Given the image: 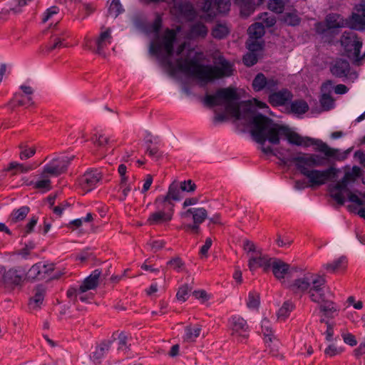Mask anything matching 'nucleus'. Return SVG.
Here are the masks:
<instances>
[{"label":"nucleus","mask_w":365,"mask_h":365,"mask_svg":"<svg viewBox=\"0 0 365 365\" xmlns=\"http://www.w3.org/2000/svg\"><path fill=\"white\" fill-rule=\"evenodd\" d=\"M68 36V33L66 29H54L52 31L50 41L46 46V51L51 52L53 50L66 46L64 42Z\"/></svg>","instance_id":"obj_14"},{"label":"nucleus","mask_w":365,"mask_h":365,"mask_svg":"<svg viewBox=\"0 0 365 365\" xmlns=\"http://www.w3.org/2000/svg\"><path fill=\"white\" fill-rule=\"evenodd\" d=\"M168 265L176 272H180L183 269L185 264L180 257H174L168 262Z\"/></svg>","instance_id":"obj_49"},{"label":"nucleus","mask_w":365,"mask_h":365,"mask_svg":"<svg viewBox=\"0 0 365 365\" xmlns=\"http://www.w3.org/2000/svg\"><path fill=\"white\" fill-rule=\"evenodd\" d=\"M239 96L235 89L228 87L218 89L213 95H206L204 103L209 107H214L225 104L226 110L235 118H242L240 105L237 100Z\"/></svg>","instance_id":"obj_4"},{"label":"nucleus","mask_w":365,"mask_h":365,"mask_svg":"<svg viewBox=\"0 0 365 365\" xmlns=\"http://www.w3.org/2000/svg\"><path fill=\"white\" fill-rule=\"evenodd\" d=\"M93 143L98 147H104L109 143V138L103 134H96L92 138Z\"/></svg>","instance_id":"obj_50"},{"label":"nucleus","mask_w":365,"mask_h":365,"mask_svg":"<svg viewBox=\"0 0 365 365\" xmlns=\"http://www.w3.org/2000/svg\"><path fill=\"white\" fill-rule=\"evenodd\" d=\"M200 225L201 224L192 222V224H183L182 227L186 232H190L192 234H198L200 230Z\"/></svg>","instance_id":"obj_63"},{"label":"nucleus","mask_w":365,"mask_h":365,"mask_svg":"<svg viewBox=\"0 0 365 365\" xmlns=\"http://www.w3.org/2000/svg\"><path fill=\"white\" fill-rule=\"evenodd\" d=\"M38 218L36 216H33L29 220L28 223L25 225V227L23 229V237H26L28 234H30L31 232H33L34 228L35 227L38 222Z\"/></svg>","instance_id":"obj_52"},{"label":"nucleus","mask_w":365,"mask_h":365,"mask_svg":"<svg viewBox=\"0 0 365 365\" xmlns=\"http://www.w3.org/2000/svg\"><path fill=\"white\" fill-rule=\"evenodd\" d=\"M119 187L121 191V194L119 196V199L120 201H124L126 199L130 190H132L131 185L130 183H128V181L124 183L120 182Z\"/></svg>","instance_id":"obj_54"},{"label":"nucleus","mask_w":365,"mask_h":365,"mask_svg":"<svg viewBox=\"0 0 365 365\" xmlns=\"http://www.w3.org/2000/svg\"><path fill=\"white\" fill-rule=\"evenodd\" d=\"M59 9L57 6H51L43 14V17L42 21L43 22H46L48 21L53 15H56L58 13Z\"/></svg>","instance_id":"obj_64"},{"label":"nucleus","mask_w":365,"mask_h":365,"mask_svg":"<svg viewBox=\"0 0 365 365\" xmlns=\"http://www.w3.org/2000/svg\"><path fill=\"white\" fill-rule=\"evenodd\" d=\"M179 183L182 192H191L196 189V185L191 180L179 182Z\"/></svg>","instance_id":"obj_59"},{"label":"nucleus","mask_w":365,"mask_h":365,"mask_svg":"<svg viewBox=\"0 0 365 365\" xmlns=\"http://www.w3.org/2000/svg\"><path fill=\"white\" fill-rule=\"evenodd\" d=\"M41 262L34 264L28 272V277L31 279H41L40 269L41 268Z\"/></svg>","instance_id":"obj_53"},{"label":"nucleus","mask_w":365,"mask_h":365,"mask_svg":"<svg viewBox=\"0 0 365 365\" xmlns=\"http://www.w3.org/2000/svg\"><path fill=\"white\" fill-rule=\"evenodd\" d=\"M349 70V63L344 59H337L330 67L331 73L337 78L346 77Z\"/></svg>","instance_id":"obj_21"},{"label":"nucleus","mask_w":365,"mask_h":365,"mask_svg":"<svg viewBox=\"0 0 365 365\" xmlns=\"http://www.w3.org/2000/svg\"><path fill=\"white\" fill-rule=\"evenodd\" d=\"M74 156L68 157L63 155L53 159L43 167L44 173H48L51 176H58L64 173Z\"/></svg>","instance_id":"obj_11"},{"label":"nucleus","mask_w":365,"mask_h":365,"mask_svg":"<svg viewBox=\"0 0 365 365\" xmlns=\"http://www.w3.org/2000/svg\"><path fill=\"white\" fill-rule=\"evenodd\" d=\"M130 344H128V336L121 332L118 337V351L127 354L130 349Z\"/></svg>","instance_id":"obj_38"},{"label":"nucleus","mask_w":365,"mask_h":365,"mask_svg":"<svg viewBox=\"0 0 365 365\" xmlns=\"http://www.w3.org/2000/svg\"><path fill=\"white\" fill-rule=\"evenodd\" d=\"M32 0H13L14 5L10 8V10L15 14L20 13L21 8L26 6Z\"/></svg>","instance_id":"obj_56"},{"label":"nucleus","mask_w":365,"mask_h":365,"mask_svg":"<svg viewBox=\"0 0 365 365\" xmlns=\"http://www.w3.org/2000/svg\"><path fill=\"white\" fill-rule=\"evenodd\" d=\"M36 167V165H25L22 163H19L17 162H11L9 163L8 168L4 170V171L14 170L13 175H16L17 173H28L34 170Z\"/></svg>","instance_id":"obj_33"},{"label":"nucleus","mask_w":365,"mask_h":365,"mask_svg":"<svg viewBox=\"0 0 365 365\" xmlns=\"http://www.w3.org/2000/svg\"><path fill=\"white\" fill-rule=\"evenodd\" d=\"M192 216L193 222L202 224L207 217V212L204 207H192L180 212V217L187 220Z\"/></svg>","instance_id":"obj_18"},{"label":"nucleus","mask_w":365,"mask_h":365,"mask_svg":"<svg viewBox=\"0 0 365 365\" xmlns=\"http://www.w3.org/2000/svg\"><path fill=\"white\" fill-rule=\"evenodd\" d=\"M262 332L264 336L266 343L272 342V339L274 338L272 324L267 318H264L261 322Z\"/></svg>","instance_id":"obj_35"},{"label":"nucleus","mask_w":365,"mask_h":365,"mask_svg":"<svg viewBox=\"0 0 365 365\" xmlns=\"http://www.w3.org/2000/svg\"><path fill=\"white\" fill-rule=\"evenodd\" d=\"M24 271L21 269L11 268L4 271L2 275L3 283L8 285H19L23 280Z\"/></svg>","instance_id":"obj_19"},{"label":"nucleus","mask_w":365,"mask_h":365,"mask_svg":"<svg viewBox=\"0 0 365 365\" xmlns=\"http://www.w3.org/2000/svg\"><path fill=\"white\" fill-rule=\"evenodd\" d=\"M230 0H205L202 3V11L210 18L218 14H226L230 11Z\"/></svg>","instance_id":"obj_10"},{"label":"nucleus","mask_w":365,"mask_h":365,"mask_svg":"<svg viewBox=\"0 0 365 365\" xmlns=\"http://www.w3.org/2000/svg\"><path fill=\"white\" fill-rule=\"evenodd\" d=\"M111 31L107 29L101 32L96 40V53L100 55L105 54V51L112 42Z\"/></svg>","instance_id":"obj_20"},{"label":"nucleus","mask_w":365,"mask_h":365,"mask_svg":"<svg viewBox=\"0 0 365 365\" xmlns=\"http://www.w3.org/2000/svg\"><path fill=\"white\" fill-rule=\"evenodd\" d=\"M180 11L187 16H195V9L192 5L189 2H184L180 5Z\"/></svg>","instance_id":"obj_57"},{"label":"nucleus","mask_w":365,"mask_h":365,"mask_svg":"<svg viewBox=\"0 0 365 365\" xmlns=\"http://www.w3.org/2000/svg\"><path fill=\"white\" fill-rule=\"evenodd\" d=\"M325 22L328 29L342 28L346 25L345 21L337 14H330L327 15Z\"/></svg>","instance_id":"obj_31"},{"label":"nucleus","mask_w":365,"mask_h":365,"mask_svg":"<svg viewBox=\"0 0 365 365\" xmlns=\"http://www.w3.org/2000/svg\"><path fill=\"white\" fill-rule=\"evenodd\" d=\"M350 22L352 29L365 31V0H361L355 6Z\"/></svg>","instance_id":"obj_15"},{"label":"nucleus","mask_w":365,"mask_h":365,"mask_svg":"<svg viewBox=\"0 0 365 365\" xmlns=\"http://www.w3.org/2000/svg\"><path fill=\"white\" fill-rule=\"evenodd\" d=\"M259 305V295L255 292H250L248 294L247 306L250 309H257Z\"/></svg>","instance_id":"obj_43"},{"label":"nucleus","mask_w":365,"mask_h":365,"mask_svg":"<svg viewBox=\"0 0 365 365\" xmlns=\"http://www.w3.org/2000/svg\"><path fill=\"white\" fill-rule=\"evenodd\" d=\"M279 81L274 78H267L262 73L256 75L252 81V88L256 92L263 90L266 91H273L277 88Z\"/></svg>","instance_id":"obj_13"},{"label":"nucleus","mask_w":365,"mask_h":365,"mask_svg":"<svg viewBox=\"0 0 365 365\" xmlns=\"http://www.w3.org/2000/svg\"><path fill=\"white\" fill-rule=\"evenodd\" d=\"M259 39L249 37L246 44L247 49L252 53L259 51L262 48V44Z\"/></svg>","instance_id":"obj_46"},{"label":"nucleus","mask_w":365,"mask_h":365,"mask_svg":"<svg viewBox=\"0 0 365 365\" xmlns=\"http://www.w3.org/2000/svg\"><path fill=\"white\" fill-rule=\"evenodd\" d=\"M273 259L267 255L262 253L261 250H258L255 252V255L250 256L248 267L252 272L259 267L262 268L264 271H267L271 267Z\"/></svg>","instance_id":"obj_12"},{"label":"nucleus","mask_w":365,"mask_h":365,"mask_svg":"<svg viewBox=\"0 0 365 365\" xmlns=\"http://www.w3.org/2000/svg\"><path fill=\"white\" fill-rule=\"evenodd\" d=\"M41 262V268L40 269L41 272H40V274H41V279H44L46 278V277L47 275H50L51 272L53 271L54 269V264H52V263H47V264H45L42 262Z\"/></svg>","instance_id":"obj_58"},{"label":"nucleus","mask_w":365,"mask_h":365,"mask_svg":"<svg viewBox=\"0 0 365 365\" xmlns=\"http://www.w3.org/2000/svg\"><path fill=\"white\" fill-rule=\"evenodd\" d=\"M290 109L294 113L304 114L309 110V106L304 100H295L291 103Z\"/></svg>","instance_id":"obj_37"},{"label":"nucleus","mask_w":365,"mask_h":365,"mask_svg":"<svg viewBox=\"0 0 365 365\" xmlns=\"http://www.w3.org/2000/svg\"><path fill=\"white\" fill-rule=\"evenodd\" d=\"M340 41L349 58L355 61H359L363 58V56H360L363 42L356 34L346 31L343 33Z\"/></svg>","instance_id":"obj_7"},{"label":"nucleus","mask_w":365,"mask_h":365,"mask_svg":"<svg viewBox=\"0 0 365 365\" xmlns=\"http://www.w3.org/2000/svg\"><path fill=\"white\" fill-rule=\"evenodd\" d=\"M325 279L311 272L305 273L302 277L297 278L289 285V289L296 294L307 292L311 300L320 303L324 300V288Z\"/></svg>","instance_id":"obj_3"},{"label":"nucleus","mask_w":365,"mask_h":365,"mask_svg":"<svg viewBox=\"0 0 365 365\" xmlns=\"http://www.w3.org/2000/svg\"><path fill=\"white\" fill-rule=\"evenodd\" d=\"M182 192L179 182L174 181L170 185L166 195H159L156 198L163 200L166 205L169 204L174 209L173 201H180L182 198Z\"/></svg>","instance_id":"obj_16"},{"label":"nucleus","mask_w":365,"mask_h":365,"mask_svg":"<svg viewBox=\"0 0 365 365\" xmlns=\"http://www.w3.org/2000/svg\"><path fill=\"white\" fill-rule=\"evenodd\" d=\"M112 344V341L106 340L101 342L96 350L93 352L92 359L94 361L100 362V361L105 357L108 351L110 350Z\"/></svg>","instance_id":"obj_23"},{"label":"nucleus","mask_w":365,"mask_h":365,"mask_svg":"<svg viewBox=\"0 0 365 365\" xmlns=\"http://www.w3.org/2000/svg\"><path fill=\"white\" fill-rule=\"evenodd\" d=\"M163 200L155 198L154 206L155 210L150 212L148 219L147 224L150 226L163 225L168 224L173 219L174 209L171 205L164 202Z\"/></svg>","instance_id":"obj_6"},{"label":"nucleus","mask_w":365,"mask_h":365,"mask_svg":"<svg viewBox=\"0 0 365 365\" xmlns=\"http://www.w3.org/2000/svg\"><path fill=\"white\" fill-rule=\"evenodd\" d=\"M283 21L289 26H295L299 24L301 19L294 11L286 13L283 16Z\"/></svg>","instance_id":"obj_41"},{"label":"nucleus","mask_w":365,"mask_h":365,"mask_svg":"<svg viewBox=\"0 0 365 365\" xmlns=\"http://www.w3.org/2000/svg\"><path fill=\"white\" fill-rule=\"evenodd\" d=\"M347 264V261L345 257H341L339 259L334 260L331 263H327L324 264V269L327 270V272L331 273H335L340 271H343L346 269Z\"/></svg>","instance_id":"obj_27"},{"label":"nucleus","mask_w":365,"mask_h":365,"mask_svg":"<svg viewBox=\"0 0 365 365\" xmlns=\"http://www.w3.org/2000/svg\"><path fill=\"white\" fill-rule=\"evenodd\" d=\"M29 207L27 206H22L17 210H13L8 218V222L10 225L16 224L18 222L22 221L26 218L29 212Z\"/></svg>","instance_id":"obj_25"},{"label":"nucleus","mask_w":365,"mask_h":365,"mask_svg":"<svg viewBox=\"0 0 365 365\" xmlns=\"http://www.w3.org/2000/svg\"><path fill=\"white\" fill-rule=\"evenodd\" d=\"M191 288L188 286V284H185L182 285L181 287H180L176 294L177 299L182 302H185L188 297Z\"/></svg>","instance_id":"obj_45"},{"label":"nucleus","mask_w":365,"mask_h":365,"mask_svg":"<svg viewBox=\"0 0 365 365\" xmlns=\"http://www.w3.org/2000/svg\"><path fill=\"white\" fill-rule=\"evenodd\" d=\"M207 33L208 29L207 26L201 22H197L191 26L189 35L191 38H205Z\"/></svg>","instance_id":"obj_32"},{"label":"nucleus","mask_w":365,"mask_h":365,"mask_svg":"<svg viewBox=\"0 0 365 365\" xmlns=\"http://www.w3.org/2000/svg\"><path fill=\"white\" fill-rule=\"evenodd\" d=\"M252 125V136L262 145L267 140L271 144L278 145L280 141L279 136L282 135L292 145L305 148L314 145L316 151L322 153L324 156L300 153L298 155L289 159V161L294 164L299 173L308 178L312 185H324L328 180L335 178L337 170L334 167L323 170L311 168L326 165L328 158L337 160H343L345 158L344 155L339 154V149L330 148L322 140L301 136L297 133L290 130L289 128L280 125L262 114H257L253 117Z\"/></svg>","instance_id":"obj_1"},{"label":"nucleus","mask_w":365,"mask_h":365,"mask_svg":"<svg viewBox=\"0 0 365 365\" xmlns=\"http://www.w3.org/2000/svg\"><path fill=\"white\" fill-rule=\"evenodd\" d=\"M202 326L200 324L188 325L185 328L184 340L186 341H195L200 336Z\"/></svg>","instance_id":"obj_26"},{"label":"nucleus","mask_w":365,"mask_h":365,"mask_svg":"<svg viewBox=\"0 0 365 365\" xmlns=\"http://www.w3.org/2000/svg\"><path fill=\"white\" fill-rule=\"evenodd\" d=\"M176 63L182 73L206 83L233 74L232 65L223 57L219 58V66L203 65L195 59L182 58L177 59Z\"/></svg>","instance_id":"obj_2"},{"label":"nucleus","mask_w":365,"mask_h":365,"mask_svg":"<svg viewBox=\"0 0 365 365\" xmlns=\"http://www.w3.org/2000/svg\"><path fill=\"white\" fill-rule=\"evenodd\" d=\"M290 0H269L268 9L276 14H282Z\"/></svg>","instance_id":"obj_39"},{"label":"nucleus","mask_w":365,"mask_h":365,"mask_svg":"<svg viewBox=\"0 0 365 365\" xmlns=\"http://www.w3.org/2000/svg\"><path fill=\"white\" fill-rule=\"evenodd\" d=\"M98 283L89 277H86L83 283L80 285V289L82 292H87L91 289H94L97 287Z\"/></svg>","instance_id":"obj_48"},{"label":"nucleus","mask_w":365,"mask_h":365,"mask_svg":"<svg viewBox=\"0 0 365 365\" xmlns=\"http://www.w3.org/2000/svg\"><path fill=\"white\" fill-rule=\"evenodd\" d=\"M45 296V290L42 287H37L34 297L30 299L29 306L33 308H38L42 304Z\"/></svg>","instance_id":"obj_34"},{"label":"nucleus","mask_w":365,"mask_h":365,"mask_svg":"<svg viewBox=\"0 0 365 365\" xmlns=\"http://www.w3.org/2000/svg\"><path fill=\"white\" fill-rule=\"evenodd\" d=\"M123 11L124 9L120 4V0H112L108 8V14L114 18H116Z\"/></svg>","instance_id":"obj_40"},{"label":"nucleus","mask_w":365,"mask_h":365,"mask_svg":"<svg viewBox=\"0 0 365 365\" xmlns=\"http://www.w3.org/2000/svg\"><path fill=\"white\" fill-rule=\"evenodd\" d=\"M232 336L238 342H244L249 337L250 328L247 322L240 316L235 315L229 320Z\"/></svg>","instance_id":"obj_8"},{"label":"nucleus","mask_w":365,"mask_h":365,"mask_svg":"<svg viewBox=\"0 0 365 365\" xmlns=\"http://www.w3.org/2000/svg\"><path fill=\"white\" fill-rule=\"evenodd\" d=\"M319 304V309L322 312L324 315L329 318H333L335 315L337 314L339 309L331 301L325 300V294L324 293V300Z\"/></svg>","instance_id":"obj_24"},{"label":"nucleus","mask_w":365,"mask_h":365,"mask_svg":"<svg viewBox=\"0 0 365 365\" xmlns=\"http://www.w3.org/2000/svg\"><path fill=\"white\" fill-rule=\"evenodd\" d=\"M249 37L252 38H261L264 34V27L262 23L257 22L248 28Z\"/></svg>","instance_id":"obj_36"},{"label":"nucleus","mask_w":365,"mask_h":365,"mask_svg":"<svg viewBox=\"0 0 365 365\" xmlns=\"http://www.w3.org/2000/svg\"><path fill=\"white\" fill-rule=\"evenodd\" d=\"M320 103L322 106L327 110H330L334 105V100L329 93H323L321 98Z\"/></svg>","instance_id":"obj_51"},{"label":"nucleus","mask_w":365,"mask_h":365,"mask_svg":"<svg viewBox=\"0 0 365 365\" xmlns=\"http://www.w3.org/2000/svg\"><path fill=\"white\" fill-rule=\"evenodd\" d=\"M271 267L274 277L279 279H284L288 272L289 265L282 260L274 259Z\"/></svg>","instance_id":"obj_22"},{"label":"nucleus","mask_w":365,"mask_h":365,"mask_svg":"<svg viewBox=\"0 0 365 365\" xmlns=\"http://www.w3.org/2000/svg\"><path fill=\"white\" fill-rule=\"evenodd\" d=\"M102 172L96 168L89 169L78 179V185L83 191L88 192L93 190L101 181Z\"/></svg>","instance_id":"obj_9"},{"label":"nucleus","mask_w":365,"mask_h":365,"mask_svg":"<svg viewBox=\"0 0 365 365\" xmlns=\"http://www.w3.org/2000/svg\"><path fill=\"white\" fill-rule=\"evenodd\" d=\"M21 150L19 157L21 160H26L31 158L36 153V148L34 147L29 148L27 145H20Z\"/></svg>","instance_id":"obj_47"},{"label":"nucleus","mask_w":365,"mask_h":365,"mask_svg":"<svg viewBox=\"0 0 365 365\" xmlns=\"http://www.w3.org/2000/svg\"><path fill=\"white\" fill-rule=\"evenodd\" d=\"M343 351L344 349L342 348H339L334 344H330L325 349L324 354L329 357H333L336 355L340 354Z\"/></svg>","instance_id":"obj_60"},{"label":"nucleus","mask_w":365,"mask_h":365,"mask_svg":"<svg viewBox=\"0 0 365 365\" xmlns=\"http://www.w3.org/2000/svg\"><path fill=\"white\" fill-rule=\"evenodd\" d=\"M177 34L173 29H167L162 38L161 43H151L150 52L153 55H158L163 48L166 55L161 58L162 63L167 67H172L171 57L174 53V43L176 41Z\"/></svg>","instance_id":"obj_5"},{"label":"nucleus","mask_w":365,"mask_h":365,"mask_svg":"<svg viewBox=\"0 0 365 365\" xmlns=\"http://www.w3.org/2000/svg\"><path fill=\"white\" fill-rule=\"evenodd\" d=\"M259 19L261 21L260 23L264 25V27H272L276 24L275 16L267 12L261 14L259 16Z\"/></svg>","instance_id":"obj_42"},{"label":"nucleus","mask_w":365,"mask_h":365,"mask_svg":"<svg viewBox=\"0 0 365 365\" xmlns=\"http://www.w3.org/2000/svg\"><path fill=\"white\" fill-rule=\"evenodd\" d=\"M34 247L35 244L34 242H29L24 248L19 250L18 255L24 259H27L31 254V251L34 250Z\"/></svg>","instance_id":"obj_61"},{"label":"nucleus","mask_w":365,"mask_h":365,"mask_svg":"<svg viewBox=\"0 0 365 365\" xmlns=\"http://www.w3.org/2000/svg\"><path fill=\"white\" fill-rule=\"evenodd\" d=\"M230 32V27L225 23H217L212 29L211 34L216 39L226 38Z\"/></svg>","instance_id":"obj_30"},{"label":"nucleus","mask_w":365,"mask_h":365,"mask_svg":"<svg viewBox=\"0 0 365 365\" xmlns=\"http://www.w3.org/2000/svg\"><path fill=\"white\" fill-rule=\"evenodd\" d=\"M293 309L294 305L291 302L287 301L284 302L282 307L277 312L278 317L282 318L283 319H286L289 315Z\"/></svg>","instance_id":"obj_44"},{"label":"nucleus","mask_w":365,"mask_h":365,"mask_svg":"<svg viewBox=\"0 0 365 365\" xmlns=\"http://www.w3.org/2000/svg\"><path fill=\"white\" fill-rule=\"evenodd\" d=\"M270 93L268 97L269 103L272 106H284L292 98V93L287 88L280 91H269Z\"/></svg>","instance_id":"obj_17"},{"label":"nucleus","mask_w":365,"mask_h":365,"mask_svg":"<svg viewBox=\"0 0 365 365\" xmlns=\"http://www.w3.org/2000/svg\"><path fill=\"white\" fill-rule=\"evenodd\" d=\"M255 11V6L252 2L247 1L245 2L240 9L241 15L245 17L249 16L252 14Z\"/></svg>","instance_id":"obj_55"},{"label":"nucleus","mask_w":365,"mask_h":365,"mask_svg":"<svg viewBox=\"0 0 365 365\" xmlns=\"http://www.w3.org/2000/svg\"><path fill=\"white\" fill-rule=\"evenodd\" d=\"M33 97L26 96L24 94L16 93L10 101V104L15 106H31L34 105Z\"/></svg>","instance_id":"obj_29"},{"label":"nucleus","mask_w":365,"mask_h":365,"mask_svg":"<svg viewBox=\"0 0 365 365\" xmlns=\"http://www.w3.org/2000/svg\"><path fill=\"white\" fill-rule=\"evenodd\" d=\"M50 176L48 173H44V170H43L39 179L34 183V187L42 190L43 192H47L51 190L52 187L49 178Z\"/></svg>","instance_id":"obj_28"},{"label":"nucleus","mask_w":365,"mask_h":365,"mask_svg":"<svg viewBox=\"0 0 365 365\" xmlns=\"http://www.w3.org/2000/svg\"><path fill=\"white\" fill-rule=\"evenodd\" d=\"M243 63L247 66H252L257 63V56L253 53H248L243 56Z\"/></svg>","instance_id":"obj_62"}]
</instances>
